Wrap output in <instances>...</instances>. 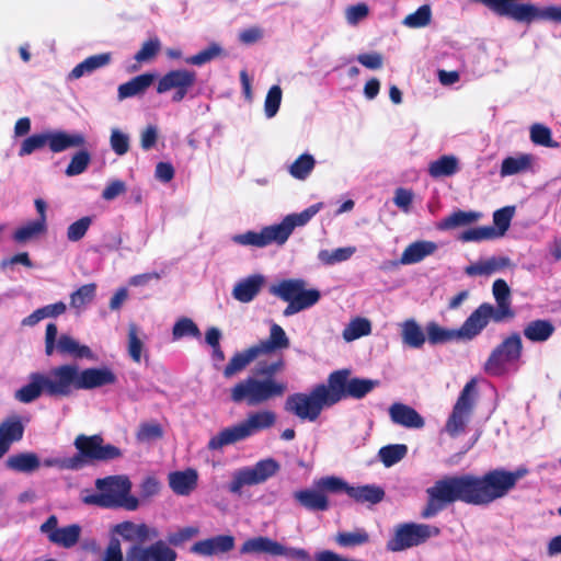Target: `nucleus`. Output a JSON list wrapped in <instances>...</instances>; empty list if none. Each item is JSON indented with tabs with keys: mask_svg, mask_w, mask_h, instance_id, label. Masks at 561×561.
<instances>
[{
	"mask_svg": "<svg viewBox=\"0 0 561 561\" xmlns=\"http://www.w3.org/2000/svg\"><path fill=\"white\" fill-rule=\"evenodd\" d=\"M432 10L428 4L421 5L415 12L408 14L402 24L410 28L425 27L431 23Z\"/></svg>",
	"mask_w": 561,
	"mask_h": 561,
	"instance_id": "bf43d9fd",
	"label": "nucleus"
},
{
	"mask_svg": "<svg viewBox=\"0 0 561 561\" xmlns=\"http://www.w3.org/2000/svg\"><path fill=\"white\" fill-rule=\"evenodd\" d=\"M355 252V247L337 248L332 251L321 250L318 253V260L324 265H334L350 260Z\"/></svg>",
	"mask_w": 561,
	"mask_h": 561,
	"instance_id": "6e6d98bb",
	"label": "nucleus"
},
{
	"mask_svg": "<svg viewBox=\"0 0 561 561\" xmlns=\"http://www.w3.org/2000/svg\"><path fill=\"white\" fill-rule=\"evenodd\" d=\"M371 333V322L367 318L356 317L344 328L342 336L346 342H352Z\"/></svg>",
	"mask_w": 561,
	"mask_h": 561,
	"instance_id": "09e8293b",
	"label": "nucleus"
},
{
	"mask_svg": "<svg viewBox=\"0 0 561 561\" xmlns=\"http://www.w3.org/2000/svg\"><path fill=\"white\" fill-rule=\"evenodd\" d=\"M379 381L366 378H351L348 369H341L329 375L328 386L334 403L346 398L362 399L378 387Z\"/></svg>",
	"mask_w": 561,
	"mask_h": 561,
	"instance_id": "0eeeda50",
	"label": "nucleus"
},
{
	"mask_svg": "<svg viewBox=\"0 0 561 561\" xmlns=\"http://www.w3.org/2000/svg\"><path fill=\"white\" fill-rule=\"evenodd\" d=\"M111 536L121 537L125 541L138 542L137 545H139L140 542L157 538L159 531L157 528L150 527L145 523L136 524L125 520L111 528Z\"/></svg>",
	"mask_w": 561,
	"mask_h": 561,
	"instance_id": "dca6fc26",
	"label": "nucleus"
},
{
	"mask_svg": "<svg viewBox=\"0 0 561 561\" xmlns=\"http://www.w3.org/2000/svg\"><path fill=\"white\" fill-rule=\"evenodd\" d=\"M494 239H497V237L493 226L470 228L459 236V240L462 242H479Z\"/></svg>",
	"mask_w": 561,
	"mask_h": 561,
	"instance_id": "e2e57ef3",
	"label": "nucleus"
},
{
	"mask_svg": "<svg viewBox=\"0 0 561 561\" xmlns=\"http://www.w3.org/2000/svg\"><path fill=\"white\" fill-rule=\"evenodd\" d=\"M511 266V260L506 256H492L468 265L465 273L469 276L491 275L497 271Z\"/></svg>",
	"mask_w": 561,
	"mask_h": 561,
	"instance_id": "2f4dec72",
	"label": "nucleus"
},
{
	"mask_svg": "<svg viewBox=\"0 0 561 561\" xmlns=\"http://www.w3.org/2000/svg\"><path fill=\"white\" fill-rule=\"evenodd\" d=\"M280 469V465L274 458H265L254 466L243 467L232 474L228 490L233 494H241L244 485L261 484L274 477Z\"/></svg>",
	"mask_w": 561,
	"mask_h": 561,
	"instance_id": "9d476101",
	"label": "nucleus"
},
{
	"mask_svg": "<svg viewBox=\"0 0 561 561\" xmlns=\"http://www.w3.org/2000/svg\"><path fill=\"white\" fill-rule=\"evenodd\" d=\"M320 291L318 289H306V286L289 301V305L284 309V316L290 317L305 309L314 306L320 299Z\"/></svg>",
	"mask_w": 561,
	"mask_h": 561,
	"instance_id": "4c0bfd02",
	"label": "nucleus"
},
{
	"mask_svg": "<svg viewBox=\"0 0 561 561\" xmlns=\"http://www.w3.org/2000/svg\"><path fill=\"white\" fill-rule=\"evenodd\" d=\"M322 208V203L313 204L299 214L287 215L282 222L276 224L278 233L285 243L296 227L305 226Z\"/></svg>",
	"mask_w": 561,
	"mask_h": 561,
	"instance_id": "412c9836",
	"label": "nucleus"
},
{
	"mask_svg": "<svg viewBox=\"0 0 561 561\" xmlns=\"http://www.w3.org/2000/svg\"><path fill=\"white\" fill-rule=\"evenodd\" d=\"M99 493L82 496V502L105 508L124 507L134 511L138 500L129 495L131 483L125 476H111L95 481Z\"/></svg>",
	"mask_w": 561,
	"mask_h": 561,
	"instance_id": "20e7f679",
	"label": "nucleus"
},
{
	"mask_svg": "<svg viewBox=\"0 0 561 561\" xmlns=\"http://www.w3.org/2000/svg\"><path fill=\"white\" fill-rule=\"evenodd\" d=\"M515 213L514 206H506L497 209L493 214L494 232L497 238L503 237L511 226L512 218Z\"/></svg>",
	"mask_w": 561,
	"mask_h": 561,
	"instance_id": "680f3d73",
	"label": "nucleus"
},
{
	"mask_svg": "<svg viewBox=\"0 0 561 561\" xmlns=\"http://www.w3.org/2000/svg\"><path fill=\"white\" fill-rule=\"evenodd\" d=\"M556 328L550 320L537 319L528 322L523 330L524 336L534 343H543L554 333Z\"/></svg>",
	"mask_w": 561,
	"mask_h": 561,
	"instance_id": "c9c22d12",
	"label": "nucleus"
},
{
	"mask_svg": "<svg viewBox=\"0 0 561 561\" xmlns=\"http://www.w3.org/2000/svg\"><path fill=\"white\" fill-rule=\"evenodd\" d=\"M78 389L90 390L117 381L115 373L108 367H93L80 370L78 367Z\"/></svg>",
	"mask_w": 561,
	"mask_h": 561,
	"instance_id": "f3484780",
	"label": "nucleus"
},
{
	"mask_svg": "<svg viewBox=\"0 0 561 561\" xmlns=\"http://www.w3.org/2000/svg\"><path fill=\"white\" fill-rule=\"evenodd\" d=\"M44 393L43 374L34 373L30 376V382L15 391L14 398L23 403H30Z\"/></svg>",
	"mask_w": 561,
	"mask_h": 561,
	"instance_id": "79ce46f5",
	"label": "nucleus"
},
{
	"mask_svg": "<svg viewBox=\"0 0 561 561\" xmlns=\"http://www.w3.org/2000/svg\"><path fill=\"white\" fill-rule=\"evenodd\" d=\"M73 445L78 454L70 458H46L43 461L45 467H55L60 470H79L87 463L94 461H108L122 456L118 447L104 444L102 436H87L80 434L76 437Z\"/></svg>",
	"mask_w": 561,
	"mask_h": 561,
	"instance_id": "7ed1b4c3",
	"label": "nucleus"
},
{
	"mask_svg": "<svg viewBox=\"0 0 561 561\" xmlns=\"http://www.w3.org/2000/svg\"><path fill=\"white\" fill-rule=\"evenodd\" d=\"M316 160L309 153L299 156L290 165L289 174L297 180H306L314 169Z\"/></svg>",
	"mask_w": 561,
	"mask_h": 561,
	"instance_id": "5fc2aeb1",
	"label": "nucleus"
},
{
	"mask_svg": "<svg viewBox=\"0 0 561 561\" xmlns=\"http://www.w3.org/2000/svg\"><path fill=\"white\" fill-rule=\"evenodd\" d=\"M248 438V434L242 423L239 422L218 432L209 439L207 447L210 450H219L225 446L232 445Z\"/></svg>",
	"mask_w": 561,
	"mask_h": 561,
	"instance_id": "a878e982",
	"label": "nucleus"
},
{
	"mask_svg": "<svg viewBox=\"0 0 561 561\" xmlns=\"http://www.w3.org/2000/svg\"><path fill=\"white\" fill-rule=\"evenodd\" d=\"M490 320L495 322L494 306L486 302L480 305L458 329L460 339L472 340L481 333Z\"/></svg>",
	"mask_w": 561,
	"mask_h": 561,
	"instance_id": "2eb2a0df",
	"label": "nucleus"
},
{
	"mask_svg": "<svg viewBox=\"0 0 561 561\" xmlns=\"http://www.w3.org/2000/svg\"><path fill=\"white\" fill-rule=\"evenodd\" d=\"M328 382L316 386L309 393L290 394L285 402V410L300 420L316 421L325 407L334 405Z\"/></svg>",
	"mask_w": 561,
	"mask_h": 561,
	"instance_id": "39448f33",
	"label": "nucleus"
},
{
	"mask_svg": "<svg viewBox=\"0 0 561 561\" xmlns=\"http://www.w3.org/2000/svg\"><path fill=\"white\" fill-rule=\"evenodd\" d=\"M458 159L455 156H442L428 165V173L432 178L451 176L458 172Z\"/></svg>",
	"mask_w": 561,
	"mask_h": 561,
	"instance_id": "49530a36",
	"label": "nucleus"
},
{
	"mask_svg": "<svg viewBox=\"0 0 561 561\" xmlns=\"http://www.w3.org/2000/svg\"><path fill=\"white\" fill-rule=\"evenodd\" d=\"M437 526L422 523H403L394 527L392 537L387 541V550L400 552L425 543L433 537H438Z\"/></svg>",
	"mask_w": 561,
	"mask_h": 561,
	"instance_id": "423d86ee",
	"label": "nucleus"
},
{
	"mask_svg": "<svg viewBox=\"0 0 561 561\" xmlns=\"http://www.w3.org/2000/svg\"><path fill=\"white\" fill-rule=\"evenodd\" d=\"M522 353V337L518 333H512L491 352L484 364V371L491 376H503L510 365L520 359Z\"/></svg>",
	"mask_w": 561,
	"mask_h": 561,
	"instance_id": "1a4fd4ad",
	"label": "nucleus"
},
{
	"mask_svg": "<svg viewBox=\"0 0 561 561\" xmlns=\"http://www.w3.org/2000/svg\"><path fill=\"white\" fill-rule=\"evenodd\" d=\"M261 355L272 354L278 350H286L289 347V339L285 330L277 323H272L270 327V334L266 340L255 344Z\"/></svg>",
	"mask_w": 561,
	"mask_h": 561,
	"instance_id": "cd10ccee",
	"label": "nucleus"
},
{
	"mask_svg": "<svg viewBox=\"0 0 561 561\" xmlns=\"http://www.w3.org/2000/svg\"><path fill=\"white\" fill-rule=\"evenodd\" d=\"M477 398V380L471 379L462 388L456 403L449 414L444 432L451 438L466 433L467 425L473 412Z\"/></svg>",
	"mask_w": 561,
	"mask_h": 561,
	"instance_id": "6e6552de",
	"label": "nucleus"
},
{
	"mask_svg": "<svg viewBox=\"0 0 561 561\" xmlns=\"http://www.w3.org/2000/svg\"><path fill=\"white\" fill-rule=\"evenodd\" d=\"M129 561H175L178 553L165 541L149 546L131 545L127 550Z\"/></svg>",
	"mask_w": 561,
	"mask_h": 561,
	"instance_id": "4468645a",
	"label": "nucleus"
},
{
	"mask_svg": "<svg viewBox=\"0 0 561 561\" xmlns=\"http://www.w3.org/2000/svg\"><path fill=\"white\" fill-rule=\"evenodd\" d=\"M66 309L67 307L62 301L44 306L36 309L28 317L24 318L22 320V325L33 327L45 318H54L65 313Z\"/></svg>",
	"mask_w": 561,
	"mask_h": 561,
	"instance_id": "de8ad7c7",
	"label": "nucleus"
},
{
	"mask_svg": "<svg viewBox=\"0 0 561 561\" xmlns=\"http://www.w3.org/2000/svg\"><path fill=\"white\" fill-rule=\"evenodd\" d=\"M481 213L478 211H465V210H457L454 211L448 217L444 218L438 225L437 228L440 230H450L458 227H463L471 225L476 221H478L481 218Z\"/></svg>",
	"mask_w": 561,
	"mask_h": 561,
	"instance_id": "37998d69",
	"label": "nucleus"
},
{
	"mask_svg": "<svg viewBox=\"0 0 561 561\" xmlns=\"http://www.w3.org/2000/svg\"><path fill=\"white\" fill-rule=\"evenodd\" d=\"M248 437L271 428L276 423V414L271 410H259L251 412L241 421Z\"/></svg>",
	"mask_w": 561,
	"mask_h": 561,
	"instance_id": "c85d7f7f",
	"label": "nucleus"
},
{
	"mask_svg": "<svg viewBox=\"0 0 561 561\" xmlns=\"http://www.w3.org/2000/svg\"><path fill=\"white\" fill-rule=\"evenodd\" d=\"M492 293L496 301L494 307L495 322H503L514 317L511 302V290L504 279H496L492 286Z\"/></svg>",
	"mask_w": 561,
	"mask_h": 561,
	"instance_id": "aec40b11",
	"label": "nucleus"
},
{
	"mask_svg": "<svg viewBox=\"0 0 561 561\" xmlns=\"http://www.w3.org/2000/svg\"><path fill=\"white\" fill-rule=\"evenodd\" d=\"M261 354L259 353L255 345L236 353L224 369V376L226 378H232L233 376L243 371L254 359Z\"/></svg>",
	"mask_w": 561,
	"mask_h": 561,
	"instance_id": "72a5a7b5",
	"label": "nucleus"
},
{
	"mask_svg": "<svg viewBox=\"0 0 561 561\" xmlns=\"http://www.w3.org/2000/svg\"><path fill=\"white\" fill-rule=\"evenodd\" d=\"M401 339L403 344L411 348H421L426 341L421 325L414 319L401 323Z\"/></svg>",
	"mask_w": 561,
	"mask_h": 561,
	"instance_id": "ea45409f",
	"label": "nucleus"
},
{
	"mask_svg": "<svg viewBox=\"0 0 561 561\" xmlns=\"http://www.w3.org/2000/svg\"><path fill=\"white\" fill-rule=\"evenodd\" d=\"M96 293V285L85 284L79 287L76 291L70 295V307L77 311H81L87 305L93 301Z\"/></svg>",
	"mask_w": 561,
	"mask_h": 561,
	"instance_id": "864d4df0",
	"label": "nucleus"
},
{
	"mask_svg": "<svg viewBox=\"0 0 561 561\" xmlns=\"http://www.w3.org/2000/svg\"><path fill=\"white\" fill-rule=\"evenodd\" d=\"M320 291L318 289H306V286L289 301V305L284 309V316L290 317L305 309L314 306L320 299Z\"/></svg>",
	"mask_w": 561,
	"mask_h": 561,
	"instance_id": "e433bc0d",
	"label": "nucleus"
},
{
	"mask_svg": "<svg viewBox=\"0 0 561 561\" xmlns=\"http://www.w3.org/2000/svg\"><path fill=\"white\" fill-rule=\"evenodd\" d=\"M265 284L262 274H253L236 283L232 289V297L243 304L251 302L261 291Z\"/></svg>",
	"mask_w": 561,
	"mask_h": 561,
	"instance_id": "4be33fe9",
	"label": "nucleus"
},
{
	"mask_svg": "<svg viewBox=\"0 0 561 561\" xmlns=\"http://www.w3.org/2000/svg\"><path fill=\"white\" fill-rule=\"evenodd\" d=\"M389 416L394 424L407 428H422L425 425L423 416L415 409L403 403L391 404Z\"/></svg>",
	"mask_w": 561,
	"mask_h": 561,
	"instance_id": "5701e85b",
	"label": "nucleus"
},
{
	"mask_svg": "<svg viewBox=\"0 0 561 561\" xmlns=\"http://www.w3.org/2000/svg\"><path fill=\"white\" fill-rule=\"evenodd\" d=\"M163 436V428L158 422H144L139 425L136 438L140 443H150Z\"/></svg>",
	"mask_w": 561,
	"mask_h": 561,
	"instance_id": "69168bd1",
	"label": "nucleus"
},
{
	"mask_svg": "<svg viewBox=\"0 0 561 561\" xmlns=\"http://www.w3.org/2000/svg\"><path fill=\"white\" fill-rule=\"evenodd\" d=\"M110 146L117 156H124L129 151V135L118 128H112L110 136Z\"/></svg>",
	"mask_w": 561,
	"mask_h": 561,
	"instance_id": "774afa93",
	"label": "nucleus"
},
{
	"mask_svg": "<svg viewBox=\"0 0 561 561\" xmlns=\"http://www.w3.org/2000/svg\"><path fill=\"white\" fill-rule=\"evenodd\" d=\"M78 365H60L43 374L44 393L50 397H68L78 389Z\"/></svg>",
	"mask_w": 561,
	"mask_h": 561,
	"instance_id": "9b49d317",
	"label": "nucleus"
},
{
	"mask_svg": "<svg viewBox=\"0 0 561 561\" xmlns=\"http://www.w3.org/2000/svg\"><path fill=\"white\" fill-rule=\"evenodd\" d=\"M154 75L142 73L118 87V99L124 100L142 94L154 81Z\"/></svg>",
	"mask_w": 561,
	"mask_h": 561,
	"instance_id": "58836bf2",
	"label": "nucleus"
},
{
	"mask_svg": "<svg viewBox=\"0 0 561 561\" xmlns=\"http://www.w3.org/2000/svg\"><path fill=\"white\" fill-rule=\"evenodd\" d=\"M527 473L526 468H518L515 471L500 468L490 470L483 476L472 473L444 476L426 489L427 501L421 516L430 519L456 502L486 506L506 496L516 486L517 481Z\"/></svg>",
	"mask_w": 561,
	"mask_h": 561,
	"instance_id": "f257e3e1",
	"label": "nucleus"
},
{
	"mask_svg": "<svg viewBox=\"0 0 561 561\" xmlns=\"http://www.w3.org/2000/svg\"><path fill=\"white\" fill-rule=\"evenodd\" d=\"M369 534L364 528H356L353 531H340L335 536V542L343 548H353L368 543Z\"/></svg>",
	"mask_w": 561,
	"mask_h": 561,
	"instance_id": "3c124183",
	"label": "nucleus"
},
{
	"mask_svg": "<svg viewBox=\"0 0 561 561\" xmlns=\"http://www.w3.org/2000/svg\"><path fill=\"white\" fill-rule=\"evenodd\" d=\"M85 145V137L80 133L69 134L64 130L47 131V146L53 152H61L70 148Z\"/></svg>",
	"mask_w": 561,
	"mask_h": 561,
	"instance_id": "393cba45",
	"label": "nucleus"
},
{
	"mask_svg": "<svg viewBox=\"0 0 561 561\" xmlns=\"http://www.w3.org/2000/svg\"><path fill=\"white\" fill-rule=\"evenodd\" d=\"M111 60L110 54H99L85 58L82 62L78 64L69 73L68 79L77 80L85 75H90L96 69L106 66Z\"/></svg>",
	"mask_w": 561,
	"mask_h": 561,
	"instance_id": "a19ab883",
	"label": "nucleus"
},
{
	"mask_svg": "<svg viewBox=\"0 0 561 561\" xmlns=\"http://www.w3.org/2000/svg\"><path fill=\"white\" fill-rule=\"evenodd\" d=\"M313 485L320 490V492L324 493H337L345 492L347 494L348 483L343 479L334 476L323 477L319 480H316Z\"/></svg>",
	"mask_w": 561,
	"mask_h": 561,
	"instance_id": "0e129e2a",
	"label": "nucleus"
},
{
	"mask_svg": "<svg viewBox=\"0 0 561 561\" xmlns=\"http://www.w3.org/2000/svg\"><path fill=\"white\" fill-rule=\"evenodd\" d=\"M47 231V224H44L43 219H36L28 221L24 226L20 227L13 234L16 242L23 243L31 239H34Z\"/></svg>",
	"mask_w": 561,
	"mask_h": 561,
	"instance_id": "603ef678",
	"label": "nucleus"
},
{
	"mask_svg": "<svg viewBox=\"0 0 561 561\" xmlns=\"http://www.w3.org/2000/svg\"><path fill=\"white\" fill-rule=\"evenodd\" d=\"M294 499L305 508L309 511H327L329 508L328 496L320 492L319 489H305L296 491Z\"/></svg>",
	"mask_w": 561,
	"mask_h": 561,
	"instance_id": "473e14b6",
	"label": "nucleus"
},
{
	"mask_svg": "<svg viewBox=\"0 0 561 561\" xmlns=\"http://www.w3.org/2000/svg\"><path fill=\"white\" fill-rule=\"evenodd\" d=\"M284 367L282 359L260 368V376H248L234 383L229 390V398L236 404L257 407L287 392V383L273 377Z\"/></svg>",
	"mask_w": 561,
	"mask_h": 561,
	"instance_id": "f03ea898",
	"label": "nucleus"
},
{
	"mask_svg": "<svg viewBox=\"0 0 561 561\" xmlns=\"http://www.w3.org/2000/svg\"><path fill=\"white\" fill-rule=\"evenodd\" d=\"M305 286L306 282L300 278L284 279L271 286L270 293L289 304Z\"/></svg>",
	"mask_w": 561,
	"mask_h": 561,
	"instance_id": "c03bdc74",
	"label": "nucleus"
},
{
	"mask_svg": "<svg viewBox=\"0 0 561 561\" xmlns=\"http://www.w3.org/2000/svg\"><path fill=\"white\" fill-rule=\"evenodd\" d=\"M428 342L431 344L445 343L451 340L460 339L457 330H448L439 327L435 322H431L426 327Z\"/></svg>",
	"mask_w": 561,
	"mask_h": 561,
	"instance_id": "052dcab7",
	"label": "nucleus"
},
{
	"mask_svg": "<svg viewBox=\"0 0 561 561\" xmlns=\"http://www.w3.org/2000/svg\"><path fill=\"white\" fill-rule=\"evenodd\" d=\"M171 490L181 496L190 495L197 486L198 472L188 468L183 471H174L168 476Z\"/></svg>",
	"mask_w": 561,
	"mask_h": 561,
	"instance_id": "b1692460",
	"label": "nucleus"
},
{
	"mask_svg": "<svg viewBox=\"0 0 561 561\" xmlns=\"http://www.w3.org/2000/svg\"><path fill=\"white\" fill-rule=\"evenodd\" d=\"M234 548V538L230 535H219L199 540L191 547L193 553L210 557L226 553Z\"/></svg>",
	"mask_w": 561,
	"mask_h": 561,
	"instance_id": "6ab92c4d",
	"label": "nucleus"
},
{
	"mask_svg": "<svg viewBox=\"0 0 561 561\" xmlns=\"http://www.w3.org/2000/svg\"><path fill=\"white\" fill-rule=\"evenodd\" d=\"M42 534L46 535L47 539L61 548H73L80 540L82 528L78 524L58 527V518L56 515H50L39 527Z\"/></svg>",
	"mask_w": 561,
	"mask_h": 561,
	"instance_id": "ddd939ff",
	"label": "nucleus"
},
{
	"mask_svg": "<svg viewBox=\"0 0 561 561\" xmlns=\"http://www.w3.org/2000/svg\"><path fill=\"white\" fill-rule=\"evenodd\" d=\"M232 241L240 245L265 248L272 243L284 244L276 225L264 227L261 231H247L236 234Z\"/></svg>",
	"mask_w": 561,
	"mask_h": 561,
	"instance_id": "a211bd4d",
	"label": "nucleus"
},
{
	"mask_svg": "<svg viewBox=\"0 0 561 561\" xmlns=\"http://www.w3.org/2000/svg\"><path fill=\"white\" fill-rule=\"evenodd\" d=\"M408 447L404 444L383 446L379 449L378 456L386 467H391L405 457Z\"/></svg>",
	"mask_w": 561,
	"mask_h": 561,
	"instance_id": "13d9d810",
	"label": "nucleus"
},
{
	"mask_svg": "<svg viewBox=\"0 0 561 561\" xmlns=\"http://www.w3.org/2000/svg\"><path fill=\"white\" fill-rule=\"evenodd\" d=\"M24 427L18 416L7 419L0 423V438L10 447L12 443L23 437Z\"/></svg>",
	"mask_w": 561,
	"mask_h": 561,
	"instance_id": "8fccbe9b",
	"label": "nucleus"
},
{
	"mask_svg": "<svg viewBox=\"0 0 561 561\" xmlns=\"http://www.w3.org/2000/svg\"><path fill=\"white\" fill-rule=\"evenodd\" d=\"M196 72L187 69H174L163 75L157 84L159 94L174 91L173 102H181L188 91L195 85Z\"/></svg>",
	"mask_w": 561,
	"mask_h": 561,
	"instance_id": "f8f14e48",
	"label": "nucleus"
},
{
	"mask_svg": "<svg viewBox=\"0 0 561 561\" xmlns=\"http://www.w3.org/2000/svg\"><path fill=\"white\" fill-rule=\"evenodd\" d=\"M56 346L61 354H69L76 357L91 356V350L88 346L80 345L78 341L69 335H61Z\"/></svg>",
	"mask_w": 561,
	"mask_h": 561,
	"instance_id": "4d7b16f0",
	"label": "nucleus"
},
{
	"mask_svg": "<svg viewBox=\"0 0 561 561\" xmlns=\"http://www.w3.org/2000/svg\"><path fill=\"white\" fill-rule=\"evenodd\" d=\"M438 249L437 243L428 240H420L410 243L400 256V264L411 265L433 255Z\"/></svg>",
	"mask_w": 561,
	"mask_h": 561,
	"instance_id": "bb28decb",
	"label": "nucleus"
},
{
	"mask_svg": "<svg viewBox=\"0 0 561 561\" xmlns=\"http://www.w3.org/2000/svg\"><path fill=\"white\" fill-rule=\"evenodd\" d=\"M347 495L356 503L376 505L385 499V490L376 484L348 485Z\"/></svg>",
	"mask_w": 561,
	"mask_h": 561,
	"instance_id": "c756f323",
	"label": "nucleus"
},
{
	"mask_svg": "<svg viewBox=\"0 0 561 561\" xmlns=\"http://www.w3.org/2000/svg\"><path fill=\"white\" fill-rule=\"evenodd\" d=\"M283 92L279 85H272L265 96L264 113L267 118H273L280 106Z\"/></svg>",
	"mask_w": 561,
	"mask_h": 561,
	"instance_id": "338daca9",
	"label": "nucleus"
},
{
	"mask_svg": "<svg viewBox=\"0 0 561 561\" xmlns=\"http://www.w3.org/2000/svg\"><path fill=\"white\" fill-rule=\"evenodd\" d=\"M533 157L522 153L515 157H507L502 161L500 174L502 178L525 172L530 169Z\"/></svg>",
	"mask_w": 561,
	"mask_h": 561,
	"instance_id": "a18cd8bd",
	"label": "nucleus"
},
{
	"mask_svg": "<svg viewBox=\"0 0 561 561\" xmlns=\"http://www.w3.org/2000/svg\"><path fill=\"white\" fill-rule=\"evenodd\" d=\"M41 465L38 456L31 451L11 455L5 460L8 469L22 473H32L38 470Z\"/></svg>",
	"mask_w": 561,
	"mask_h": 561,
	"instance_id": "f704fd0d",
	"label": "nucleus"
},
{
	"mask_svg": "<svg viewBox=\"0 0 561 561\" xmlns=\"http://www.w3.org/2000/svg\"><path fill=\"white\" fill-rule=\"evenodd\" d=\"M240 552L242 554H260L266 553L273 557H278L280 552V543L276 540L265 536H257L245 540Z\"/></svg>",
	"mask_w": 561,
	"mask_h": 561,
	"instance_id": "7c9ffc66",
	"label": "nucleus"
}]
</instances>
